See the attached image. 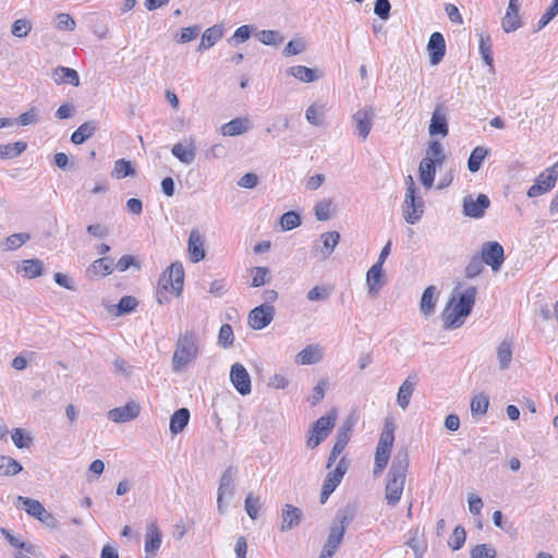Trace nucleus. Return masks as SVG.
Here are the masks:
<instances>
[{"label":"nucleus","mask_w":558,"mask_h":558,"mask_svg":"<svg viewBox=\"0 0 558 558\" xmlns=\"http://www.w3.org/2000/svg\"><path fill=\"white\" fill-rule=\"evenodd\" d=\"M476 294V287H468L461 293H458L457 290H454L453 295L448 301L441 313V319L446 330L457 329L464 324V319L473 310Z\"/></svg>","instance_id":"1"},{"label":"nucleus","mask_w":558,"mask_h":558,"mask_svg":"<svg viewBox=\"0 0 558 558\" xmlns=\"http://www.w3.org/2000/svg\"><path fill=\"white\" fill-rule=\"evenodd\" d=\"M409 468V453L407 450H400L393 457L391 466L387 474V483L385 487V499L387 505L395 507L401 499L407 472Z\"/></svg>","instance_id":"2"},{"label":"nucleus","mask_w":558,"mask_h":558,"mask_svg":"<svg viewBox=\"0 0 558 558\" xmlns=\"http://www.w3.org/2000/svg\"><path fill=\"white\" fill-rule=\"evenodd\" d=\"M198 355V338L193 331L180 333L172 356V369L180 373Z\"/></svg>","instance_id":"3"},{"label":"nucleus","mask_w":558,"mask_h":558,"mask_svg":"<svg viewBox=\"0 0 558 558\" xmlns=\"http://www.w3.org/2000/svg\"><path fill=\"white\" fill-rule=\"evenodd\" d=\"M395 442V424L391 420H386L384 428L380 433L379 440L376 447L373 474L380 475L386 469L391 448Z\"/></svg>","instance_id":"4"},{"label":"nucleus","mask_w":558,"mask_h":558,"mask_svg":"<svg viewBox=\"0 0 558 558\" xmlns=\"http://www.w3.org/2000/svg\"><path fill=\"white\" fill-rule=\"evenodd\" d=\"M16 500L17 504L22 505L23 509L27 512V514L37 519L47 527L51 530L59 529L60 524L57 518L52 515L50 512H48L38 500L23 496H19Z\"/></svg>","instance_id":"5"},{"label":"nucleus","mask_w":558,"mask_h":558,"mask_svg":"<svg viewBox=\"0 0 558 558\" xmlns=\"http://www.w3.org/2000/svg\"><path fill=\"white\" fill-rule=\"evenodd\" d=\"M337 420V414L331 411L327 415L319 417L313 425L311 435L307 438L306 445L308 448H316L324 441L332 430Z\"/></svg>","instance_id":"6"},{"label":"nucleus","mask_w":558,"mask_h":558,"mask_svg":"<svg viewBox=\"0 0 558 558\" xmlns=\"http://www.w3.org/2000/svg\"><path fill=\"white\" fill-rule=\"evenodd\" d=\"M401 209L405 222L409 225H416L424 215L425 203L422 196L405 193Z\"/></svg>","instance_id":"7"},{"label":"nucleus","mask_w":558,"mask_h":558,"mask_svg":"<svg viewBox=\"0 0 558 558\" xmlns=\"http://www.w3.org/2000/svg\"><path fill=\"white\" fill-rule=\"evenodd\" d=\"M184 269L180 262L172 263L166 272L162 274L159 280V287L168 290L171 287L172 292L180 295L183 290Z\"/></svg>","instance_id":"8"},{"label":"nucleus","mask_w":558,"mask_h":558,"mask_svg":"<svg viewBox=\"0 0 558 558\" xmlns=\"http://www.w3.org/2000/svg\"><path fill=\"white\" fill-rule=\"evenodd\" d=\"M489 206L490 201L486 194H478L476 198L473 195H466L463 198L462 213L465 217L480 219L484 217Z\"/></svg>","instance_id":"9"},{"label":"nucleus","mask_w":558,"mask_h":558,"mask_svg":"<svg viewBox=\"0 0 558 558\" xmlns=\"http://www.w3.org/2000/svg\"><path fill=\"white\" fill-rule=\"evenodd\" d=\"M348 466H349V462L343 457L339 460L335 470L328 473L327 477L324 481L323 489H322V502L323 504L326 501V499L335 492V489L341 483L344 474L347 473Z\"/></svg>","instance_id":"10"},{"label":"nucleus","mask_w":558,"mask_h":558,"mask_svg":"<svg viewBox=\"0 0 558 558\" xmlns=\"http://www.w3.org/2000/svg\"><path fill=\"white\" fill-rule=\"evenodd\" d=\"M235 475H236V470L232 466H229L226 469V471L222 473V475L220 477L219 487H218V496H217L218 511L220 513H223L226 510V506L223 505V499L225 498L230 499L233 496Z\"/></svg>","instance_id":"11"},{"label":"nucleus","mask_w":558,"mask_h":558,"mask_svg":"<svg viewBox=\"0 0 558 558\" xmlns=\"http://www.w3.org/2000/svg\"><path fill=\"white\" fill-rule=\"evenodd\" d=\"M275 307L268 304H260L254 307L248 314V325L254 330H262L267 327L275 317Z\"/></svg>","instance_id":"12"},{"label":"nucleus","mask_w":558,"mask_h":558,"mask_svg":"<svg viewBox=\"0 0 558 558\" xmlns=\"http://www.w3.org/2000/svg\"><path fill=\"white\" fill-rule=\"evenodd\" d=\"M480 258L493 270H498L505 260L504 247L498 242H485Z\"/></svg>","instance_id":"13"},{"label":"nucleus","mask_w":558,"mask_h":558,"mask_svg":"<svg viewBox=\"0 0 558 558\" xmlns=\"http://www.w3.org/2000/svg\"><path fill=\"white\" fill-rule=\"evenodd\" d=\"M428 133L432 137H446L449 133L447 110L442 105H437L432 113L428 125Z\"/></svg>","instance_id":"14"},{"label":"nucleus","mask_w":558,"mask_h":558,"mask_svg":"<svg viewBox=\"0 0 558 558\" xmlns=\"http://www.w3.org/2000/svg\"><path fill=\"white\" fill-rule=\"evenodd\" d=\"M230 380L235 390L242 395H250L252 391L251 376L244 365L234 363L230 369Z\"/></svg>","instance_id":"15"},{"label":"nucleus","mask_w":558,"mask_h":558,"mask_svg":"<svg viewBox=\"0 0 558 558\" xmlns=\"http://www.w3.org/2000/svg\"><path fill=\"white\" fill-rule=\"evenodd\" d=\"M162 543V534L156 523L151 521L147 524L145 534V555L146 558H153L157 555Z\"/></svg>","instance_id":"16"},{"label":"nucleus","mask_w":558,"mask_h":558,"mask_svg":"<svg viewBox=\"0 0 558 558\" xmlns=\"http://www.w3.org/2000/svg\"><path fill=\"white\" fill-rule=\"evenodd\" d=\"M140 404L135 401H129L124 407H119L108 412V418L114 423H125L136 418L140 415Z\"/></svg>","instance_id":"17"},{"label":"nucleus","mask_w":558,"mask_h":558,"mask_svg":"<svg viewBox=\"0 0 558 558\" xmlns=\"http://www.w3.org/2000/svg\"><path fill=\"white\" fill-rule=\"evenodd\" d=\"M374 117L375 112L372 107L360 109L353 114L355 128L363 140H366L372 130Z\"/></svg>","instance_id":"18"},{"label":"nucleus","mask_w":558,"mask_h":558,"mask_svg":"<svg viewBox=\"0 0 558 558\" xmlns=\"http://www.w3.org/2000/svg\"><path fill=\"white\" fill-rule=\"evenodd\" d=\"M427 51L430 64L437 65L446 53V41L442 34L435 32L430 35L427 44Z\"/></svg>","instance_id":"19"},{"label":"nucleus","mask_w":558,"mask_h":558,"mask_svg":"<svg viewBox=\"0 0 558 558\" xmlns=\"http://www.w3.org/2000/svg\"><path fill=\"white\" fill-rule=\"evenodd\" d=\"M357 513V506L354 502H349L344 507L340 508L332 521L331 527L341 530L345 533L347 527L354 520Z\"/></svg>","instance_id":"20"},{"label":"nucleus","mask_w":558,"mask_h":558,"mask_svg":"<svg viewBox=\"0 0 558 558\" xmlns=\"http://www.w3.org/2000/svg\"><path fill=\"white\" fill-rule=\"evenodd\" d=\"M322 246L315 245L314 252L316 256H319L322 259H327L332 253L335 247L338 245L340 241V234L337 231L325 232L320 235Z\"/></svg>","instance_id":"21"},{"label":"nucleus","mask_w":558,"mask_h":558,"mask_svg":"<svg viewBox=\"0 0 558 558\" xmlns=\"http://www.w3.org/2000/svg\"><path fill=\"white\" fill-rule=\"evenodd\" d=\"M514 343L511 338H505L496 348V357L500 371H507L512 362Z\"/></svg>","instance_id":"22"},{"label":"nucleus","mask_w":558,"mask_h":558,"mask_svg":"<svg viewBox=\"0 0 558 558\" xmlns=\"http://www.w3.org/2000/svg\"><path fill=\"white\" fill-rule=\"evenodd\" d=\"M303 518V511L292 505H284L281 512V532H287L298 526Z\"/></svg>","instance_id":"23"},{"label":"nucleus","mask_w":558,"mask_h":558,"mask_svg":"<svg viewBox=\"0 0 558 558\" xmlns=\"http://www.w3.org/2000/svg\"><path fill=\"white\" fill-rule=\"evenodd\" d=\"M501 25L506 33L514 32L521 27L522 23L519 15V0H509Z\"/></svg>","instance_id":"24"},{"label":"nucleus","mask_w":558,"mask_h":558,"mask_svg":"<svg viewBox=\"0 0 558 558\" xmlns=\"http://www.w3.org/2000/svg\"><path fill=\"white\" fill-rule=\"evenodd\" d=\"M557 181V177L551 173H541L535 183L527 190L529 197H537L550 191Z\"/></svg>","instance_id":"25"},{"label":"nucleus","mask_w":558,"mask_h":558,"mask_svg":"<svg viewBox=\"0 0 558 558\" xmlns=\"http://www.w3.org/2000/svg\"><path fill=\"white\" fill-rule=\"evenodd\" d=\"M187 252L193 263L205 258L204 240L198 230H192L187 241Z\"/></svg>","instance_id":"26"},{"label":"nucleus","mask_w":558,"mask_h":558,"mask_svg":"<svg viewBox=\"0 0 558 558\" xmlns=\"http://www.w3.org/2000/svg\"><path fill=\"white\" fill-rule=\"evenodd\" d=\"M384 268L379 264H374L366 274V286L368 294L376 296L380 288L384 286Z\"/></svg>","instance_id":"27"},{"label":"nucleus","mask_w":558,"mask_h":558,"mask_svg":"<svg viewBox=\"0 0 558 558\" xmlns=\"http://www.w3.org/2000/svg\"><path fill=\"white\" fill-rule=\"evenodd\" d=\"M437 165L430 157H424L420 162L418 177L423 186L427 190L434 184Z\"/></svg>","instance_id":"28"},{"label":"nucleus","mask_w":558,"mask_h":558,"mask_svg":"<svg viewBox=\"0 0 558 558\" xmlns=\"http://www.w3.org/2000/svg\"><path fill=\"white\" fill-rule=\"evenodd\" d=\"M416 385L417 376L413 374L409 375L408 378L400 386L397 395V403L401 409L405 410L409 407L412 393Z\"/></svg>","instance_id":"29"},{"label":"nucleus","mask_w":558,"mask_h":558,"mask_svg":"<svg viewBox=\"0 0 558 558\" xmlns=\"http://www.w3.org/2000/svg\"><path fill=\"white\" fill-rule=\"evenodd\" d=\"M223 36V28L221 25H214L207 28L203 35L201 43L197 47V51L208 50L213 46H215Z\"/></svg>","instance_id":"30"},{"label":"nucleus","mask_w":558,"mask_h":558,"mask_svg":"<svg viewBox=\"0 0 558 558\" xmlns=\"http://www.w3.org/2000/svg\"><path fill=\"white\" fill-rule=\"evenodd\" d=\"M172 155L184 165H191L195 160V146L191 141L186 144L177 143L172 146Z\"/></svg>","instance_id":"31"},{"label":"nucleus","mask_w":558,"mask_h":558,"mask_svg":"<svg viewBox=\"0 0 558 558\" xmlns=\"http://www.w3.org/2000/svg\"><path fill=\"white\" fill-rule=\"evenodd\" d=\"M52 80L56 84H71L73 86L80 85V76L77 72L71 68L58 66L52 71Z\"/></svg>","instance_id":"32"},{"label":"nucleus","mask_w":558,"mask_h":558,"mask_svg":"<svg viewBox=\"0 0 558 558\" xmlns=\"http://www.w3.org/2000/svg\"><path fill=\"white\" fill-rule=\"evenodd\" d=\"M98 129L97 121H86L81 124L71 135V142L75 145L83 144L92 137Z\"/></svg>","instance_id":"33"},{"label":"nucleus","mask_w":558,"mask_h":558,"mask_svg":"<svg viewBox=\"0 0 558 558\" xmlns=\"http://www.w3.org/2000/svg\"><path fill=\"white\" fill-rule=\"evenodd\" d=\"M437 301V289L435 286L427 287L420 301V311L424 316L434 314Z\"/></svg>","instance_id":"34"},{"label":"nucleus","mask_w":558,"mask_h":558,"mask_svg":"<svg viewBox=\"0 0 558 558\" xmlns=\"http://www.w3.org/2000/svg\"><path fill=\"white\" fill-rule=\"evenodd\" d=\"M190 421V411L186 408L177 410L170 417V432L178 435L186 427Z\"/></svg>","instance_id":"35"},{"label":"nucleus","mask_w":558,"mask_h":558,"mask_svg":"<svg viewBox=\"0 0 558 558\" xmlns=\"http://www.w3.org/2000/svg\"><path fill=\"white\" fill-rule=\"evenodd\" d=\"M113 270L112 262L108 257H101L93 262V264L86 269V274L89 278L95 276L105 277L110 275Z\"/></svg>","instance_id":"36"},{"label":"nucleus","mask_w":558,"mask_h":558,"mask_svg":"<svg viewBox=\"0 0 558 558\" xmlns=\"http://www.w3.org/2000/svg\"><path fill=\"white\" fill-rule=\"evenodd\" d=\"M322 353L317 347L307 345L296 354L295 362L300 365H312L319 362Z\"/></svg>","instance_id":"37"},{"label":"nucleus","mask_w":558,"mask_h":558,"mask_svg":"<svg viewBox=\"0 0 558 558\" xmlns=\"http://www.w3.org/2000/svg\"><path fill=\"white\" fill-rule=\"evenodd\" d=\"M287 73L304 83H311L318 80L316 70L304 65H293L287 70Z\"/></svg>","instance_id":"38"},{"label":"nucleus","mask_w":558,"mask_h":558,"mask_svg":"<svg viewBox=\"0 0 558 558\" xmlns=\"http://www.w3.org/2000/svg\"><path fill=\"white\" fill-rule=\"evenodd\" d=\"M19 271L23 272L24 277L33 279L43 275L44 264L37 258L25 259L22 262Z\"/></svg>","instance_id":"39"},{"label":"nucleus","mask_w":558,"mask_h":558,"mask_svg":"<svg viewBox=\"0 0 558 558\" xmlns=\"http://www.w3.org/2000/svg\"><path fill=\"white\" fill-rule=\"evenodd\" d=\"M343 536H344V533H342V529L337 530V529H333L330 526L327 541H326L322 551L326 553L327 556H333L335 553L337 551L338 547L342 543Z\"/></svg>","instance_id":"40"},{"label":"nucleus","mask_w":558,"mask_h":558,"mask_svg":"<svg viewBox=\"0 0 558 558\" xmlns=\"http://www.w3.org/2000/svg\"><path fill=\"white\" fill-rule=\"evenodd\" d=\"M248 130L246 119H233L222 125L221 132L225 136H236L245 133Z\"/></svg>","instance_id":"41"},{"label":"nucleus","mask_w":558,"mask_h":558,"mask_svg":"<svg viewBox=\"0 0 558 558\" xmlns=\"http://www.w3.org/2000/svg\"><path fill=\"white\" fill-rule=\"evenodd\" d=\"M23 470L21 463L8 456H0V474L13 476Z\"/></svg>","instance_id":"42"},{"label":"nucleus","mask_w":558,"mask_h":558,"mask_svg":"<svg viewBox=\"0 0 558 558\" xmlns=\"http://www.w3.org/2000/svg\"><path fill=\"white\" fill-rule=\"evenodd\" d=\"M488 155V150L483 147V146H476L469 159H468V169L471 171V172H476L481 169L482 167V163L484 161V159L486 158V156Z\"/></svg>","instance_id":"43"},{"label":"nucleus","mask_w":558,"mask_h":558,"mask_svg":"<svg viewBox=\"0 0 558 558\" xmlns=\"http://www.w3.org/2000/svg\"><path fill=\"white\" fill-rule=\"evenodd\" d=\"M27 145L24 142H15L0 145V158L12 159L20 156Z\"/></svg>","instance_id":"44"},{"label":"nucleus","mask_w":558,"mask_h":558,"mask_svg":"<svg viewBox=\"0 0 558 558\" xmlns=\"http://www.w3.org/2000/svg\"><path fill=\"white\" fill-rule=\"evenodd\" d=\"M258 40L267 46H279L284 37L279 31L264 29L256 34Z\"/></svg>","instance_id":"45"},{"label":"nucleus","mask_w":558,"mask_h":558,"mask_svg":"<svg viewBox=\"0 0 558 558\" xmlns=\"http://www.w3.org/2000/svg\"><path fill=\"white\" fill-rule=\"evenodd\" d=\"M352 426L348 423L343 424L337 432L336 442L332 449L341 453L350 440Z\"/></svg>","instance_id":"46"},{"label":"nucleus","mask_w":558,"mask_h":558,"mask_svg":"<svg viewBox=\"0 0 558 558\" xmlns=\"http://www.w3.org/2000/svg\"><path fill=\"white\" fill-rule=\"evenodd\" d=\"M489 405L488 397L485 393H478L471 400L472 415H484Z\"/></svg>","instance_id":"47"},{"label":"nucleus","mask_w":558,"mask_h":558,"mask_svg":"<svg viewBox=\"0 0 558 558\" xmlns=\"http://www.w3.org/2000/svg\"><path fill=\"white\" fill-rule=\"evenodd\" d=\"M31 239V235L26 232L14 233L9 235L3 242V248L5 251H14L21 247Z\"/></svg>","instance_id":"48"},{"label":"nucleus","mask_w":558,"mask_h":558,"mask_svg":"<svg viewBox=\"0 0 558 558\" xmlns=\"http://www.w3.org/2000/svg\"><path fill=\"white\" fill-rule=\"evenodd\" d=\"M134 173L135 169L130 161L125 159H119L116 161L112 175H114L117 179H123L129 175H133Z\"/></svg>","instance_id":"49"},{"label":"nucleus","mask_w":558,"mask_h":558,"mask_svg":"<svg viewBox=\"0 0 558 558\" xmlns=\"http://www.w3.org/2000/svg\"><path fill=\"white\" fill-rule=\"evenodd\" d=\"M137 306V300L134 296L125 295L122 296L117 304L116 314L121 316L133 312Z\"/></svg>","instance_id":"50"},{"label":"nucleus","mask_w":558,"mask_h":558,"mask_svg":"<svg viewBox=\"0 0 558 558\" xmlns=\"http://www.w3.org/2000/svg\"><path fill=\"white\" fill-rule=\"evenodd\" d=\"M480 53L485 61V63L489 66L493 65V54H492V44L490 38L488 36L480 35V45H478Z\"/></svg>","instance_id":"51"},{"label":"nucleus","mask_w":558,"mask_h":558,"mask_svg":"<svg viewBox=\"0 0 558 558\" xmlns=\"http://www.w3.org/2000/svg\"><path fill=\"white\" fill-rule=\"evenodd\" d=\"M426 157H430L436 163L441 165L445 160L442 145L438 141H430L426 150Z\"/></svg>","instance_id":"52"},{"label":"nucleus","mask_w":558,"mask_h":558,"mask_svg":"<svg viewBox=\"0 0 558 558\" xmlns=\"http://www.w3.org/2000/svg\"><path fill=\"white\" fill-rule=\"evenodd\" d=\"M31 29H32L31 21H28L26 19H19L13 22L11 32H12L13 36L19 37V38H24L29 34Z\"/></svg>","instance_id":"53"},{"label":"nucleus","mask_w":558,"mask_h":558,"mask_svg":"<svg viewBox=\"0 0 558 558\" xmlns=\"http://www.w3.org/2000/svg\"><path fill=\"white\" fill-rule=\"evenodd\" d=\"M471 558H496L497 551L492 545L480 544L472 548Z\"/></svg>","instance_id":"54"},{"label":"nucleus","mask_w":558,"mask_h":558,"mask_svg":"<svg viewBox=\"0 0 558 558\" xmlns=\"http://www.w3.org/2000/svg\"><path fill=\"white\" fill-rule=\"evenodd\" d=\"M234 342V333L233 329L229 324H223L220 327L219 335H218V344L223 348H229Z\"/></svg>","instance_id":"55"},{"label":"nucleus","mask_w":558,"mask_h":558,"mask_svg":"<svg viewBox=\"0 0 558 558\" xmlns=\"http://www.w3.org/2000/svg\"><path fill=\"white\" fill-rule=\"evenodd\" d=\"M280 223L283 230L290 231L301 225V217L295 211H287L281 216Z\"/></svg>","instance_id":"56"},{"label":"nucleus","mask_w":558,"mask_h":558,"mask_svg":"<svg viewBox=\"0 0 558 558\" xmlns=\"http://www.w3.org/2000/svg\"><path fill=\"white\" fill-rule=\"evenodd\" d=\"M465 538H466L465 530L462 526H456L449 541H448V545L453 550H458L465 543Z\"/></svg>","instance_id":"57"},{"label":"nucleus","mask_w":558,"mask_h":558,"mask_svg":"<svg viewBox=\"0 0 558 558\" xmlns=\"http://www.w3.org/2000/svg\"><path fill=\"white\" fill-rule=\"evenodd\" d=\"M305 117L308 123L312 125L319 126L324 122V112L315 104L311 105L305 112Z\"/></svg>","instance_id":"58"},{"label":"nucleus","mask_w":558,"mask_h":558,"mask_svg":"<svg viewBox=\"0 0 558 558\" xmlns=\"http://www.w3.org/2000/svg\"><path fill=\"white\" fill-rule=\"evenodd\" d=\"M201 33L199 25H193L189 27H183L181 33L177 37V41L180 44H186L194 40Z\"/></svg>","instance_id":"59"},{"label":"nucleus","mask_w":558,"mask_h":558,"mask_svg":"<svg viewBox=\"0 0 558 558\" xmlns=\"http://www.w3.org/2000/svg\"><path fill=\"white\" fill-rule=\"evenodd\" d=\"M56 27L60 31H74L76 22L68 13H59L56 16Z\"/></svg>","instance_id":"60"},{"label":"nucleus","mask_w":558,"mask_h":558,"mask_svg":"<svg viewBox=\"0 0 558 558\" xmlns=\"http://www.w3.org/2000/svg\"><path fill=\"white\" fill-rule=\"evenodd\" d=\"M305 50V43L302 38H295L290 40L283 49L286 57L296 56Z\"/></svg>","instance_id":"61"},{"label":"nucleus","mask_w":558,"mask_h":558,"mask_svg":"<svg viewBox=\"0 0 558 558\" xmlns=\"http://www.w3.org/2000/svg\"><path fill=\"white\" fill-rule=\"evenodd\" d=\"M483 264L480 256H473L465 267V277L472 279L478 276L483 270Z\"/></svg>","instance_id":"62"},{"label":"nucleus","mask_w":558,"mask_h":558,"mask_svg":"<svg viewBox=\"0 0 558 558\" xmlns=\"http://www.w3.org/2000/svg\"><path fill=\"white\" fill-rule=\"evenodd\" d=\"M11 438L19 449L27 448L32 442V437L24 435L21 428H14L11 433Z\"/></svg>","instance_id":"63"},{"label":"nucleus","mask_w":558,"mask_h":558,"mask_svg":"<svg viewBox=\"0 0 558 558\" xmlns=\"http://www.w3.org/2000/svg\"><path fill=\"white\" fill-rule=\"evenodd\" d=\"M558 14V0H553L546 12L538 21V29L545 27Z\"/></svg>","instance_id":"64"}]
</instances>
